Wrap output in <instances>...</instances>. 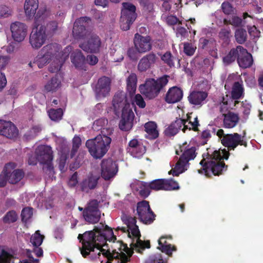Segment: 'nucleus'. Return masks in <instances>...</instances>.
<instances>
[{
  "label": "nucleus",
  "instance_id": "obj_49",
  "mask_svg": "<svg viewBox=\"0 0 263 263\" xmlns=\"http://www.w3.org/2000/svg\"><path fill=\"white\" fill-rule=\"evenodd\" d=\"M179 189L178 183L172 180L164 179V190H174Z\"/></svg>",
  "mask_w": 263,
  "mask_h": 263
},
{
  "label": "nucleus",
  "instance_id": "obj_18",
  "mask_svg": "<svg viewBox=\"0 0 263 263\" xmlns=\"http://www.w3.org/2000/svg\"><path fill=\"white\" fill-rule=\"evenodd\" d=\"M110 80L106 77H103L98 80L96 86L95 93L97 99L105 97L110 91Z\"/></svg>",
  "mask_w": 263,
  "mask_h": 263
},
{
  "label": "nucleus",
  "instance_id": "obj_8",
  "mask_svg": "<svg viewBox=\"0 0 263 263\" xmlns=\"http://www.w3.org/2000/svg\"><path fill=\"white\" fill-rule=\"evenodd\" d=\"M196 147L194 146L185 150L176 163L174 169L172 170L170 174L173 171V175L177 176L186 170L189 165V161L194 159L196 156Z\"/></svg>",
  "mask_w": 263,
  "mask_h": 263
},
{
  "label": "nucleus",
  "instance_id": "obj_3",
  "mask_svg": "<svg viewBox=\"0 0 263 263\" xmlns=\"http://www.w3.org/2000/svg\"><path fill=\"white\" fill-rule=\"evenodd\" d=\"M48 16V12L44 8H40L35 16V24L36 27L33 28L30 34L29 42L33 48H40L45 42L47 36L45 35L43 28L39 27L40 23L44 20Z\"/></svg>",
  "mask_w": 263,
  "mask_h": 263
},
{
  "label": "nucleus",
  "instance_id": "obj_30",
  "mask_svg": "<svg viewBox=\"0 0 263 263\" xmlns=\"http://www.w3.org/2000/svg\"><path fill=\"white\" fill-rule=\"evenodd\" d=\"M71 61L76 68H82L85 61V57L81 51L77 49L71 55Z\"/></svg>",
  "mask_w": 263,
  "mask_h": 263
},
{
  "label": "nucleus",
  "instance_id": "obj_43",
  "mask_svg": "<svg viewBox=\"0 0 263 263\" xmlns=\"http://www.w3.org/2000/svg\"><path fill=\"white\" fill-rule=\"evenodd\" d=\"M44 236L40 233V231H36L30 238V242L34 247H39L42 244Z\"/></svg>",
  "mask_w": 263,
  "mask_h": 263
},
{
  "label": "nucleus",
  "instance_id": "obj_34",
  "mask_svg": "<svg viewBox=\"0 0 263 263\" xmlns=\"http://www.w3.org/2000/svg\"><path fill=\"white\" fill-rule=\"evenodd\" d=\"M68 57V54H67L63 57H60V58H57L54 60L49 66V70L52 73L59 71Z\"/></svg>",
  "mask_w": 263,
  "mask_h": 263
},
{
  "label": "nucleus",
  "instance_id": "obj_25",
  "mask_svg": "<svg viewBox=\"0 0 263 263\" xmlns=\"http://www.w3.org/2000/svg\"><path fill=\"white\" fill-rule=\"evenodd\" d=\"M183 97L182 90L177 86L169 89L165 96V101L168 103L179 102Z\"/></svg>",
  "mask_w": 263,
  "mask_h": 263
},
{
  "label": "nucleus",
  "instance_id": "obj_56",
  "mask_svg": "<svg viewBox=\"0 0 263 263\" xmlns=\"http://www.w3.org/2000/svg\"><path fill=\"white\" fill-rule=\"evenodd\" d=\"M145 263H165V262L163 259L162 255L157 253L149 256Z\"/></svg>",
  "mask_w": 263,
  "mask_h": 263
},
{
  "label": "nucleus",
  "instance_id": "obj_1",
  "mask_svg": "<svg viewBox=\"0 0 263 263\" xmlns=\"http://www.w3.org/2000/svg\"><path fill=\"white\" fill-rule=\"evenodd\" d=\"M93 231L96 233V244L100 246L98 255L101 254V252L104 255L107 254H109L113 258L118 259L120 260V263H127L130 260V257L132 256L133 250L129 248L126 244L122 242L120 244L119 248L121 252H117L116 250L112 251L111 254L109 251H106L105 249L102 248L104 246V244L107 240L114 241L116 240V236L114 234L112 229L107 225H104L100 223L98 226H95Z\"/></svg>",
  "mask_w": 263,
  "mask_h": 263
},
{
  "label": "nucleus",
  "instance_id": "obj_33",
  "mask_svg": "<svg viewBox=\"0 0 263 263\" xmlns=\"http://www.w3.org/2000/svg\"><path fill=\"white\" fill-rule=\"evenodd\" d=\"M49 57L43 55L40 52L39 54L35 57L34 61L30 62L29 65L31 67L37 66L39 68H43L46 64L50 61Z\"/></svg>",
  "mask_w": 263,
  "mask_h": 263
},
{
  "label": "nucleus",
  "instance_id": "obj_57",
  "mask_svg": "<svg viewBox=\"0 0 263 263\" xmlns=\"http://www.w3.org/2000/svg\"><path fill=\"white\" fill-rule=\"evenodd\" d=\"M230 33L229 30L227 28H222L219 33V36L221 40L227 44H229Z\"/></svg>",
  "mask_w": 263,
  "mask_h": 263
},
{
  "label": "nucleus",
  "instance_id": "obj_55",
  "mask_svg": "<svg viewBox=\"0 0 263 263\" xmlns=\"http://www.w3.org/2000/svg\"><path fill=\"white\" fill-rule=\"evenodd\" d=\"M107 123V120L105 119L101 118L96 120L92 126L94 130L99 131L102 130V127L105 126Z\"/></svg>",
  "mask_w": 263,
  "mask_h": 263
},
{
  "label": "nucleus",
  "instance_id": "obj_37",
  "mask_svg": "<svg viewBox=\"0 0 263 263\" xmlns=\"http://www.w3.org/2000/svg\"><path fill=\"white\" fill-rule=\"evenodd\" d=\"M61 84L60 81L57 77H53L45 85V90L47 92H54L57 90Z\"/></svg>",
  "mask_w": 263,
  "mask_h": 263
},
{
  "label": "nucleus",
  "instance_id": "obj_28",
  "mask_svg": "<svg viewBox=\"0 0 263 263\" xmlns=\"http://www.w3.org/2000/svg\"><path fill=\"white\" fill-rule=\"evenodd\" d=\"M39 8L38 0H26L24 5L25 12L29 17L35 16L36 10Z\"/></svg>",
  "mask_w": 263,
  "mask_h": 263
},
{
  "label": "nucleus",
  "instance_id": "obj_46",
  "mask_svg": "<svg viewBox=\"0 0 263 263\" xmlns=\"http://www.w3.org/2000/svg\"><path fill=\"white\" fill-rule=\"evenodd\" d=\"M17 219V215L15 211L12 210L6 213L3 217V221L5 223H10L15 222Z\"/></svg>",
  "mask_w": 263,
  "mask_h": 263
},
{
  "label": "nucleus",
  "instance_id": "obj_21",
  "mask_svg": "<svg viewBox=\"0 0 263 263\" xmlns=\"http://www.w3.org/2000/svg\"><path fill=\"white\" fill-rule=\"evenodd\" d=\"M127 152L133 157L139 158L145 153L146 148L141 142L134 139L129 142Z\"/></svg>",
  "mask_w": 263,
  "mask_h": 263
},
{
  "label": "nucleus",
  "instance_id": "obj_58",
  "mask_svg": "<svg viewBox=\"0 0 263 263\" xmlns=\"http://www.w3.org/2000/svg\"><path fill=\"white\" fill-rule=\"evenodd\" d=\"M139 53H140L137 48L130 47L127 51V54L131 60L136 61L139 58Z\"/></svg>",
  "mask_w": 263,
  "mask_h": 263
},
{
  "label": "nucleus",
  "instance_id": "obj_42",
  "mask_svg": "<svg viewBox=\"0 0 263 263\" xmlns=\"http://www.w3.org/2000/svg\"><path fill=\"white\" fill-rule=\"evenodd\" d=\"M247 32L242 28L237 29L235 32L236 41L240 44L244 43L247 40Z\"/></svg>",
  "mask_w": 263,
  "mask_h": 263
},
{
  "label": "nucleus",
  "instance_id": "obj_32",
  "mask_svg": "<svg viewBox=\"0 0 263 263\" xmlns=\"http://www.w3.org/2000/svg\"><path fill=\"white\" fill-rule=\"evenodd\" d=\"M40 28H43V30L47 37H50L53 36L58 30V23L55 21H51L48 23L46 26H40Z\"/></svg>",
  "mask_w": 263,
  "mask_h": 263
},
{
  "label": "nucleus",
  "instance_id": "obj_12",
  "mask_svg": "<svg viewBox=\"0 0 263 263\" xmlns=\"http://www.w3.org/2000/svg\"><path fill=\"white\" fill-rule=\"evenodd\" d=\"M134 114L130 105L127 104L122 109L121 119L119 124L120 129L123 131H129L133 127Z\"/></svg>",
  "mask_w": 263,
  "mask_h": 263
},
{
  "label": "nucleus",
  "instance_id": "obj_50",
  "mask_svg": "<svg viewBox=\"0 0 263 263\" xmlns=\"http://www.w3.org/2000/svg\"><path fill=\"white\" fill-rule=\"evenodd\" d=\"M33 209L31 208H25L21 213L22 220L24 222H27L33 214Z\"/></svg>",
  "mask_w": 263,
  "mask_h": 263
},
{
  "label": "nucleus",
  "instance_id": "obj_54",
  "mask_svg": "<svg viewBox=\"0 0 263 263\" xmlns=\"http://www.w3.org/2000/svg\"><path fill=\"white\" fill-rule=\"evenodd\" d=\"M130 246L136 250L139 249L144 250L145 248H149L151 246L149 241H143L140 239H136V242L132 243Z\"/></svg>",
  "mask_w": 263,
  "mask_h": 263
},
{
  "label": "nucleus",
  "instance_id": "obj_62",
  "mask_svg": "<svg viewBox=\"0 0 263 263\" xmlns=\"http://www.w3.org/2000/svg\"><path fill=\"white\" fill-rule=\"evenodd\" d=\"M191 117L190 115H187V120H189V124L192 126V130L195 132L199 131L198 126L200 125L198 117H196L194 118L193 121H191Z\"/></svg>",
  "mask_w": 263,
  "mask_h": 263
},
{
  "label": "nucleus",
  "instance_id": "obj_9",
  "mask_svg": "<svg viewBox=\"0 0 263 263\" xmlns=\"http://www.w3.org/2000/svg\"><path fill=\"white\" fill-rule=\"evenodd\" d=\"M78 238L82 243L83 249L80 248V249L82 255L84 257L89 254L87 250L94 251L95 248L99 249L100 248V246L95 243L96 233L93 230L87 231L83 234H79Z\"/></svg>",
  "mask_w": 263,
  "mask_h": 263
},
{
  "label": "nucleus",
  "instance_id": "obj_41",
  "mask_svg": "<svg viewBox=\"0 0 263 263\" xmlns=\"http://www.w3.org/2000/svg\"><path fill=\"white\" fill-rule=\"evenodd\" d=\"M50 119L53 121L58 122L62 119L63 112L62 108H51L48 111Z\"/></svg>",
  "mask_w": 263,
  "mask_h": 263
},
{
  "label": "nucleus",
  "instance_id": "obj_47",
  "mask_svg": "<svg viewBox=\"0 0 263 263\" xmlns=\"http://www.w3.org/2000/svg\"><path fill=\"white\" fill-rule=\"evenodd\" d=\"M155 214L153 213L152 210H150L149 212H146L144 214V218L142 217H139V219L141 222L145 224H150L152 223L155 220Z\"/></svg>",
  "mask_w": 263,
  "mask_h": 263
},
{
  "label": "nucleus",
  "instance_id": "obj_63",
  "mask_svg": "<svg viewBox=\"0 0 263 263\" xmlns=\"http://www.w3.org/2000/svg\"><path fill=\"white\" fill-rule=\"evenodd\" d=\"M11 14V11L9 8L6 6H2L0 9V17H7Z\"/></svg>",
  "mask_w": 263,
  "mask_h": 263
},
{
  "label": "nucleus",
  "instance_id": "obj_64",
  "mask_svg": "<svg viewBox=\"0 0 263 263\" xmlns=\"http://www.w3.org/2000/svg\"><path fill=\"white\" fill-rule=\"evenodd\" d=\"M16 166L15 163L13 162L8 163L5 165L3 172L4 174H6V175L10 174L14 170Z\"/></svg>",
  "mask_w": 263,
  "mask_h": 263
},
{
  "label": "nucleus",
  "instance_id": "obj_53",
  "mask_svg": "<svg viewBox=\"0 0 263 263\" xmlns=\"http://www.w3.org/2000/svg\"><path fill=\"white\" fill-rule=\"evenodd\" d=\"M69 151V148L68 147H65L64 152H62V154L61 156L59 167L61 172H64L65 171V165L67 159L66 153Z\"/></svg>",
  "mask_w": 263,
  "mask_h": 263
},
{
  "label": "nucleus",
  "instance_id": "obj_29",
  "mask_svg": "<svg viewBox=\"0 0 263 263\" xmlns=\"http://www.w3.org/2000/svg\"><path fill=\"white\" fill-rule=\"evenodd\" d=\"M157 127V124L154 122L149 121L145 123L144 125L145 131L146 132L145 137L149 139L157 138L159 136Z\"/></svg>",
  "mask_w": 263,
  "mask_h": 263
},
{
  "label": "nucleus",
  "instance_id": "obj_26",
  "mask_svg": "<svg viewBox=\"0 0 263 263\" xmlns=\"http://www.w3.org/2000/svg\"><path fill=\"white\" fill-rule=\"evenodd\" d=\"M208 97V93L205 91H194L188 97L190 103L195 105L201 106Z\"/></svg>",
  "mask_w": 263,
  "mask_h": 263
},
{
  "label": "nucleus",
  "instance_id": "obj_59",
  "mask_svg": "<svg viewBox=\"0 0 263 263\" xmlns=\"http://www.w3.org/2000/svg\"><path fill=\"white\" fill-rule=\"evenodd\" d=\"M246 24L245 20H243L241 18L234 16L231 18V25L235 27H243Z\"/></svg>",
  "mask_w": 263,
  "mask_h": 263
},
{
  "label": "nucleus",
  "instance_id": "obj_17",
  "mask_svg": "<svg viewBox=\"0 0 263 263\" xmlns=\"http://www.w3.org/2000/svg\"><path fill=\"white\" fill-rule=\"evenodd\" d=\"M36 159L41 163L50 162L53 159L51 147L48 145H40L35 150Z\"/></svg>",
  "mask_w": 263,
  "mask_h": 263
},
{
  "label": "nucleus",
  "instance_id": "obj_36",
  "mask_svg": "<svg viewBox=\"0 0 263 263\" xmlns=\"http://www.w3.org/2000/svg\"><path fill=\"white\" fill-rule=\"evenodd\" d=\"M164 239L165 237H161L159 239L158 241L159 247L158 248L161 250L162 252H164L167 255L171 256L172 254V251L176 250V248L175 247H172V245L167 243L166 240L163 242V240Z\"/></svg>",
  "mask_w": 263,
  "mask_h": 263
},
{
  "label": "nucleus",
  "instance_id": "obj_24",
  "mask_svg": "<svg viewBox=\"0 0 263 263\" xmlns=\"http://www.w3.org/2000/svg\"><path fill=\"white\" fill-rule=\"evenodd\" d=\"M229 95L222 98L220 107V112L224 117L223 123L225 127L230 128V104L229 103Z\"/></svg>",
  "mask_w": 263,
  "mask_h": 263
},
{
  "label": "nucleus",
  "instance_id": "obj_23",
  "mask_svg": "<svg viewBox=\"0 0 263 263\" xmlns=\"http://www.w3.org/2000/svg\"><path fill=\"white\" fill-rule=\"evenodd\" d=\"M99 179V176L90 174L80 183L81 190L87 193L90 190H94L97 186Z\"/></svg>",
  "mask_w": 263,
  "mask_h": 263
},
{
  "label": "nucleus",
  "instance_id": "obj_48",
  "mask_svg": "<svg viewBox=\"0 0 263 263\" xmlns=\"http://www.w3.org/2000/svg\"><path fill=\"white\" fill-rule=\"evenodd\" d=\"M100 202L96 199L91 200L88 203L87 206L85 208L84 211H90L93 212H100L99 210V204Z\"/></svg>",
  "mask_w": 263,
  "mask_h": 263
},
{
  "label": "nucleus",
  "instance_id": "obj_38",
  "mask_svg": "<svg viewBox=\"0 0 263 263\" xmlns=\"http://www.w3.org/2000/svg\"><path fill=\"white\" fill-rule=\"evenodd\" d=\"M137 81V76L134 73L130 74L127 79V90L130 96L133 95L136 91Z\"/></svg>",
  "mask_w": 263,
  "mask_h": 263
},
{
  "label": "nucleus",
  "instance_id": "obj_13",
  "mask_svg": "<svg viewBox=\"0 0 263 263\" xmlns=\"http://www.w3.org/2000/svg\"><path fill=\"white\" fill-rule=\"evenodd\" d=\"M10 30L13 40L21 42L25 39L27 35V26L23 23L15 22L11 24Z\"/></svg>",
  "mask_w": 263,
  "mask_h": 263
},
{
  "label": "nucleus",
  "instance_id": "obj_4",
  "mask_svg": "<svg viewBox=\"0 0 263 263\" xmlns=\"http://www.w3.org/2000/svg\"><path fill=\"white\" fill-rule=\"evenodd\" d=\"M111 139L109 137L97 136L86 141V146L90 155L96 159H101L110 147Z\"/></svg>",
  "mask_w": 263,
  "mask_h": 263
},
{
  "label": "nucleus",
  "instance_id": "obj_60",
  "mask_svg": "<svg viewBox=\"0 0 263 263\" xmlns=\"http://www.w3.org/2000/svg\"><path fill=\"white\" fill-rule=\"evenodd\" d=\"M196 48H194L189 43H184L183 51L188 56H192L195 51Z\"/></svg>",
  "mask_w": 263,
  "mask_h": 263
},
{
  "label": "nucleus",
  "instance_id": "obj_14",
  "mask_svg": "<svg viewBox=\"0 0 263 263\" xmlns=\"http://www.w3.org/2000/svg\"><path fill=\"white\" fill-rule=\"evenodd\" d=\"M151 39L149 36H142L136 33L134 38L135 47L138 49L140 53H143L152 49Z\"/></svg>",
  "mask_w": 263,
  "mask_h": 263
},
{
  "label": "nucleus",
  "instance_id": "obj_22",
  "mask_svg": "<svg viewBox=\"0 0 263 263\" xmlns=\"http://www.w3.org/2000/svg\"><path fill=\"white\" fill-rule=\"evenodd\" d=\"M158 59V57L153 52L149 53L143 58L139 62L138 64V69L140 72L146 71L147 69L151 68Z\"/></svg>",
  "mask_w": 263,
  "mask_h": 263
},
{
  "label": "nucleus",
  "instance_id": "obj_39",
  "mask_svg": "<svg viewBox=\"0 0 263 263\" xmlns=\"http://www.w3.org/2000/svg\"><path fill=\"white\" fill-rule=\"evenodd\" d=\"M151 210L149 202L147 201L143 200L141 202H139L137 203V212L139 217H142L144 218V214H145L146 212L149 211Z\"/></svg>",
  "mask_w": 263,
  "mask_h": 263
},
{
  "label": "nucleus",
  "instance_id": "obj_45",
  "mask_svg": "<svg viewBox=\"0 0 263 263\" xmlns=\"http://www.w3.org/2000/svg\"><path fill=\"white\" fill-rule=\"evenodd\" d=\"M41 129L39 126H34L26 132L24 137L26 141H29L34 139L40 132Z\"/></svg>",
  "mask_w": 263,
  "mask_h": 263
},
{
  "label": "nucleus",
  "instance_id": "obj_27",
  "mask_svg": "<svg viewBox=\"0 0 263 263\" xmlns=\"http://www.w3.org/2000/svg\"><path fill=\"white\" fill-rule=\"evenodd\" d=\"M127 104L130 105L129 103L127 102L124 92H117L115 95L112 100V105L116 111H118L120 108H122V110Z\"/></svg>",
  "mask_w": 263,
  "mask_h": 263
},
{
  "label": "nucleus",
  "instance_id": "obj_5",
  "mask_svg": "<svg viewBox=\"0 0 263 263\" xmlns=\"http://www.w3.org/2000/svg\"><path fill=\"white\" fill-rule=\"evenodd\" d=\"M168 77L164 76L158 79H148L145 83L140 85V92L148 99H153L158 96L160 91L167 84Z\"/></svg>",
  "mask_w": 263,
  "mask_h": 263
},
{
  "label": "nucleus",
  "instance_id": "obj_61",
  "mask_svg": "<svg viewBox=\"0 0 263 263\" xmlns=\"http://www.w3.org/2000/svg\"><path fill=\"white\" fill-rule=\"evenodd\" d=\"M11 255L4 250L0 254V263H10Z\"/></svg>",
  "mask_w": 263,
  "mask_h": 263
},
{
  "label": "nucleus",
  "instance_id": "obj_6",
  "mask_svg": "<svg viewBox=\"0 0 263 263\" xmlns=\"http://www.w3.org/2000/svg\"><path fill=\"white\" fill-rule=\"evenodd\" d=\"M120 17V27L123 30H127L137 17L136 6L128 2L123 3Z\"/></svg>",
  "mask_w": 263,
  "mask_h": 263
},
{
  "label": "nucleus",
  "instance_id": "obj_51",
  "mask_svg": "<svg viewBox=\"0 0 263 263\" xmlns=\"http://www.w3.org/2000/svg\"><path fill=\"white\" fill-rule=\"evenodd\" d=\"M152 190H160L164 189V179H156L152 181L148 185Z\"/></svg>",
  "mask_w": 263,
  "mask_h": 263
},
{
  "label": "nucleus",
  "instance_id": "obj_44",
  "mask_svg": "<svg viewBox=\"0 0 263 263\" xmlns=\"http://www.w3.org/2000/svg\"><path fill=\"white\" fill-rule=\"evenodd\" d=\"M161 60L170 67L174 66V60H178L179 64L180 60L173 57L170 52H165L162 57Z\"/></svg>",
  "mask_w": 263,
  "mask_h": 263
},
{
  "label": "nucleus",
  "instance_id": "obj_11",
  "mask_svg": "<svg viewBox=\"0 0 263 263\" xmlns=\"http://www.w3.org/2000/svg\"><path fill=\"white\" fill-rule=\"evenodd\" d=\"M90 21V18L87 16L81 17L76 20L73 24L72 35L75 39L85 38L88 33L86 29L87 23Z\"/></svg>",
  "mask_w": 263,
  "mask_h": 263
},
{
  "label": "nucleus",
  "instance_id": "obj_19",
  "mask_svg": "<svg viewBox=\"0 0 263 263\" xmlns=\"http://www.w3.org/2000/svg\"><path fill=\"white\" fill-rule=\"evenodd\" d=\"M238 78L240 80L235 82L231 87V99L235 100V106L239 103L240 101L238 100L243 99L245 94L243 81L240 76H238Z\"/></svg>",
  "mask_w": 263,
  "mask_h": 263
},
{
  "label": "nucleus",
  "instance_id": "obj_31",
  "mask_svg": "<svg viewBox=\"0 0 263 263\" xmlns=\"http://www.w3.org/2000/svg\"><path fill=\"white\" fill-rule=\"evenodd\" d=\"M6 175L7 176L9 183L16 184L23 179L24 176V173L22 170L16 169Z\"/></svg>",
  "mask_w": 263,
  "mask_h": 263
},
{
  "label": "nucleus",
  "instance_id": "obj_15",
  "mask_svg": "<svg viewBox=\"0 0 263 263\" xmlns=\"http://www.w3.org/2000/svg\"><path fill=\"white\" fill-rule=\"evenodd\" d=\"M61 46L56 44H50L44 46L40 51L41 53L49 57L51 60L52 58L55 57V59L63 57L67 54V52L65 51L64 53L61 52Z\"/></svg>",
  "mask_w": 263,
  "mask_h": 263
},
{
  "label": "nucleus",
  "instance_id": "obj_10",
  "mask_svg": "<svg viewBox=\"0 0 263 263\" xmlns=\"http://www.w3.org/2000/svg\"><path fill=\"white\" fill-rule=\"evenodd\" d=\"M118 171V165L111 159H104L101 163V176L105 180L113 178Z\"/></svg>",
  "mask_w": 263,
  "mask_h": 263
},
{
  "label": "nucleus",
  "instance_id": "obj_16",
  "mask_svg": "<svg viewBox=\"0 0 263 263\" xmlns=\"http://www.w3.org/2000/svg\"><path fill=\"white\" fill-rule=\"evenodd\" d=\"M101 40L96 34H92L87 42L79 45V47L86 52L96 53L99 51Z\"/></svg>",
  "mask_w": 263,
  "mask_h": 263
},
{
  "label": "nucleus",
  "instance_id": "obj_20",
  "mask_svg": "<svg viewBox=\"0 0 263 263\" xmlns=\"http://www.w3.org/2000/svg\"><path fill=\"white\" fill-rule=\"evenodd\" d=\"M0 135L8 138H15L18 135V129L10 121L2 120L1 122Z\"/></svg>",
  "mask_w": 263,
  "mask_h": 263
},
{
  "label": "nucleus",
  "instance_id": "obj_35",
  "mask_svg": "<svg viewBox=\"0 0 263 263\" xmlns=\"http://www.w3.org/2000/svg\"><path fill=\"white\" fill-rule=\"evenodd\" d=\"M83 215L85 220L90 223H97L101 217V212H92L90 211H84Z\"/></svg>",
  "mask_w": 263,
  "mask_h": 263
},
{
  "label": "nucleus",
  "instance_id": "obj_40",
  "mask_svg": "<svg viewBox=\"0 0 263 263\" xmlns=\"http://www.w3.org/2000/svg\"><path fill=\"white\" fill-rule=\"evenodd\" d=\"M238 145L247 146V143L244 141L241 135L238 133L231 134V149L234 150Z\"/></svg>",
  "mask_w": 263,
  "mask_h": 263
},
{
  "label": "nucleus",
  "instance_id": "obj_7",
  "mask_svg": "<svg viewBox=\"0 0 263 263\" xmlns=\"http://www.w3.org/2000/svg\"><path fill=\"white\" fill-rule=\"evenodd\" d=\"M236 59L239 66L242 68L250 67L253 63L251 54L241 46H238L235 49H231V62Z\"/></svg>",
  "mask_w": 263,
  "mask_h": 263
},
{
  "label": "nucleus",
  "instance_id": "obj_52",
  "mask_svg": "<svg viewBox=\"0 0 263 263\" xmlns=\"http://www.w3.org/2000/svg\"><path fill=\"white\" fill-rule=\"evenodd\" d=\"M81 145V138L78 136H74L72 139V148L70 153V156L71 158L75 155Z\"/></svg>",
  "mask_w": 263,
  "mask_h": 263
},
{
  "label": "nucleus",
  "instance_id": "obj_2",
  "mask_svg": "<svg viewBox=\"0 0 263 263\" xmlns=\"http://www.w3.org/2000/svg\"><path fill=\"white\" fill-rule=\"evenodd\" d=\"M230 153L225 149H220L214 151L212 154L208 153L203 155V159L200 161V164L202 168L198 170L200 174L204 175L209 177L211 174L219 175L221 174L225 167L228 166L221 162L222 159H228Z\"/></svg>",
  "mask_w": 263,
  "mask_h": 263
}]
</instances>
